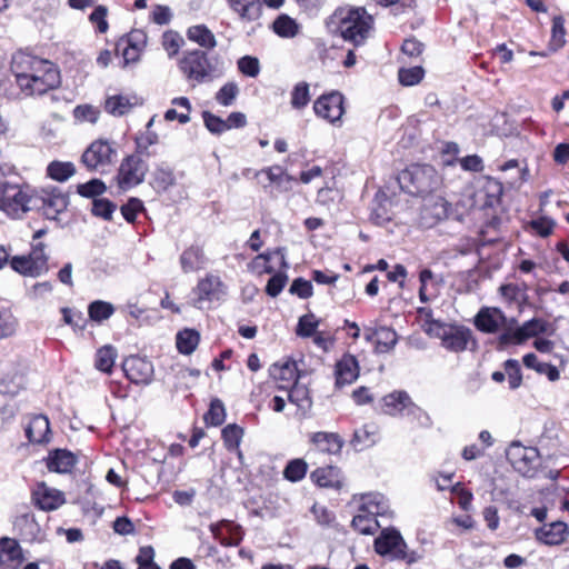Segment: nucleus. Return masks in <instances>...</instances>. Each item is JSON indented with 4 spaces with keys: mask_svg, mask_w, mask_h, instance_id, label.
Instances as JSON below:
<instances>
[{
    "mask_svg": "<svg viewBox=\"0 0 569 569\" xmlns=\"http://www.w3.org/2000/svg\"><path fill=\"white\" fill-rule=\"evenodd\" d=\"M311 479L323 488L340 489L343 486L341 471L333 466L318 468L311 473Z\"/></svg>",
    "mask_w": 569,
    "mask_h": 569,
    "instance_id": "obj_28",
    "label": "nucleus"
},
{
    "mask_svg": "<svg viewBox=\"0 0 569 569\" xmlns=\"http://www.w3.org/2000/svg\"><path fill=\"white\" fill-rule=\"evenodd\" d=\"M499 295L508 303L521 305L527 300V286L525 283H506L499 287Z\"/></svg>",
    "mask_w": 569,
    "mask_h": 569,
    "instance_id": "obj_35",
    "label": "nucleus"
},
{
    "mask_svg": "<svg viewBox=\"0 0 569 569\" xmlns=\"http://www.w3.org/2000/svg\"><path fill=\"white\" fill-rule=\"evenodd\" d=\"M37 198L34 210L41 211L47 219H57L69 204L68 196L56 187L37 190Z\"/></svg>",
    "mask_w": 569,
    "mask_h": 569,
    "instance_id": "obj_11",
    "label": "nucleus"
},
{
    "mask_svg": "<svg viewBox=\"0 0 569 569\" xmlns=\"http://www.w3.org/2000/svg\"><path fill=\"white\" fill-rule=\"evenodd\" d=\"M377 429L372 425H366L353 433L352 445L360 449L372 446L376 442Z\"/></svg>",
    "mask_w": 569,
    "mask_h": 569,
    "instance_id": "obj_48",
    "label": "nucleus"
},
{
    "mask_svg": "<svg viewBox=\"0 0 569 569\" xmlns=\"http://www.w3.org/2000/svg\"><path fill=\"white\" fill-rule=\"evenodd\" d=\"M270 375L274 380L283 382L279 386V388L288 389L298 380L297 363L291 360H286L281 363H274L270 368Z\"/></svg>",
    "mask_w": 569,
    "mask_h": 569,
    "instance_id": "obj_27",
    "label": "nucleus"
},
{
    "mask_svg": "<svg viewBox=\"0 0 569 569\" xmlns=\"http://www.w3.org/2000/svg\"><path fill=\"white\" fill-rule=\"evenodd\" d=\"M289 291L291 295H296L301 299H307L313 293L311 282L303 278L295 279L290 286Z\"/></svg>",
    "mask_w": 569,
    "mask_h": 569,
    "instance_id": "obj_64",
    "label": "nucleus"
},
{
    "mask_svg": "<svg viewBox=\"0 0 569 569\" xmlns=\"http://www.w3.org/2000/svg\"><path fill=\"white\" fill-rule=\"evenodd\" d=\"M242 436V428L234 423L228 425L222 429V439L226 448L230 451H237L239 458H242V452L239 450Z\"/></svg>",
    "mask_w": 569,
    "mask_h": 569,
    "instance_id": "obj_37",
    "label": "nucleus"
},
{
    "mask_svg": "<svg viewBox=\"0 0 569 569\" xmlns=\"http://www.w3.org/2000/svg\"><path fill=\"white\" fill-rule=\"evenodd\" d=\"M332 17L339 18L341 37L355 46H361L373 28V18L365 8H340Z\"/></svg>",
    "mask_w": 569,
    "mask_h": 569,
    "instance_id": "obj_5",
    "label": "nucleus"
},
{
    "mask_svg": "<svg viewBox=\"0 0 569 569\" xmlns=\"http://www.w3.org/2000/svg\"><path fill=\"white\" fill-rule=\"evenodd\" d=\"M202 118L204 126L212 133L220 134L228 130L224 120L209 111H203Z\"/></svg>",
    "mask_w": 569,
    "mask_h": 569,
    "instance_id": "obj_60",
    "label": "nucleus"
},
{
    "mask_svg": "<svg viewBox=\"0 0 569 569\" xmlns=\"http://www.w3.org/2000/svg\"><path fill=\"white\" fill-rule=\"evenodd\" d=\"M398 78L403 86H415L423 78V69L421 67L402 68L398 72Z\"/></svg>",
    "mask_w": 569,
    "mask_h": 569,
    "instance_id": "obj_56",
    "label": "nucleus"
},
{
    "mask_svg": "<svg viewBox=\"0 0 569 569\" xmlns=\"http://www.w3.org/2000/svg\"><path fill=\"white\" fill-rule=\"evenodd\" d=\"M99 110L90 104L77 106L73 110V117L80 122L94 123L99 118Z\"/></svg>",
    "mask_w": 569,
    "mask_h": 569,
    "instance_id": "obj_57",
    "label": "nucleus"
},
{
    "mask_svg": "<svg viewBox=\"0 0 569 569\" xmlns=\"http://www.w3.org/2000/svg\"><path fill=\"white\" fill-rule=\"evenodd\" d=\"M423 198L420 219L425 227H432L450 217V203L440 194L431 193Z\"/></svg>",
    "mask_w": 569,
    "mask_h": 569,
    "instance_id": "obj_13",
    "label": "nucleus"
},
{
    "mask_svg": "<svg viewBox=\"0 0 569 569\" xmlns=\"http://www.w3.org/2000/svg\"><path fill=\"white\" fill-rule=\"evenodd\" d=\"M264 174L268 181V184L263 183V188H267L269 184L281 186L283 181H291L292 177L287 174L284 169L280 166H272L264 168L262 170L256 171L254 177L258 178Z\"/></svg>",
    "mask_w": 569,
    "mask_h": 569,
    "instance_id": "obj_41",
    "label": "nucleus"
},
{
    "mask_svg": "<svg viewBox=\"0 0 569 569\" xmlns=\"http://www.w3.org/2000/svg\"><path fill=\"white\" fill-rule=\"evenodd\" d=\"M507 458L517 472L527 478L535 477L539 466L537 449L515 442L508 448Z\"/></svg>",
    "mask_w": 569,
    "mask_h": 569,
    "instance_id": "obj_9",
    "label": "nucleus"
},
{
    "mask_svg": "<svg viewBox=\"0 0 569 569\" xmlns=\"http://www.w3.org/2000/svg\"><path fill=\"white\" fill-rule=\"evenodd\" d=\"M148 172V164L137 154L128 156L122 160L118 174V186L122 190L131 189L140 184L146 173Z\"/></svg>",
    "mask_w": 569,
    "mask_h": 569,
    "instance_id": "obj_10",
    "label": "nucleus"
},
{
    "mask_svg": "<svg viewBox=\"0 0 569 569\" xmlns=\"http://www.w3.org/2000/svg\"><path fill=\"white\" fill-rule=\"evenodd\" d=\"M387 509V500L381 493L370 492L361 496L359 512L372 515L376 518V516L385 515Z\"/></svg>",
    "mask_w": 569,
    "mask_h": 569,
    "instance_id": "obj_30",
    "label": "nucleus"
},
{
    "mask_svg": "<svg viewBox=\"0 0 569 569\" xmlns=\"http://www.w3.org/2000/svg\"><path fill=\"white\" fill-rule=\"evenodd\" d=\"M378 339L376 341V351L380 353L388 352L395 348L398 341L397 333L389 327H381L377 330Z\"/></svg>",
    "mask_w": 569,
    "mask_h": 569,
    "instance_id": "obj_40",
    "label": "nucleus"
},
{
    "mask_svg": "<svg viewBox=\"0 0 569 569\" xmlns=\"http://www.w3.org/2000/svg\"><path fill=\"white\" fill-rule=\"evenodd\" d=\"M26 436L33 445H43L50 441V422L43 415L34 416L26 427Z\"/></svg>",
    "mask_w": 569,
    "mask_h": 569,
    "instance_id": "obj_21",
    "label": "nucleus"
},
{
    "mask_svg": "<svg viewBox=\"0 0 569 569\" xmlns=\"http://www.w3.org/2000/svg\"><path fill=\"white\" fill-rule=\"evenodd\" d=\"M116 208V204L110 200L98 198L93 199L91 211L97 217L110 220Z\"/></svg>",
    "mask_w": 569,
    "mask_h": 569,
    "instance_id": "obj_55",
    "label": "nucleus"
},
{
    "mask_svg": "<svg viewBox=\"0 0 569 569\" xmlns=\"http://www.w3.org/2000/svg\"><path fill=\"white\" fill-rule=\"evenodd\" d=\"M226 419V409L221 400L213 399L210 403L209 411L204 416L208 425L220 426Z\"/></svg>",
    "mask_w": 569,
    "mask_h": 569,
    "instance_id": "obj_52",
    "label": "nucleus"
},
{
    "mask_svg": "<svg viewBox=\"0 0 569 569\" xmlns=\"http://www.w3.org/2000/svg\"><path fill=\"white\" fill-rule=\"evenodd\" d=\"M430 336L441 340V345L455 352L463 351L471 338V331L465 327L447 326L439 321H430L426 329Z\"/></svg>",
    "mask_w": 569,
    "mask_h": 569,
    "instance_id": "obj_8",
    "label": "nucleus"
},
{
    "mask_svg": "<svg viewBox=\"0 0 569 569\" xmlns=\"http://www.w3.org/2000/svg\"><path fill=\"white\" fill-rule=\"evenodd\" d=\"M375 550L378 555L390 560H405L408 563H415L421 558L417 551L408 550L405 539L395 528L381 530L375 539Z\"/></svg>",
    "mask_w": 569,
    "mask_h": 569,
    "instance_id": "obj_6",
    "label": "nucleus"
},
{
    "mask_svg": "<svg viewBox=\"0 0 569 569\" xmlns=\"http://www.w3.org/2000/svg\"><path fill=\"white\" fill-rule=\"evenodd\" d=\"M192 293L194 298L192 306L199 310L209 309L212 303L221 302L228 295V286L222 279L213 273H207L198 280Z\"/></svg>",
    "mask_w": 569,
    "mask_h": 569,
    "instance_id": "obj_7",
    "label": "nucleus"
},
{
    "mask_svg": "<svg viewBox=\"0 0 569 569\" xmlns=\"http://www.w3.org/2000/svg\"><path fill=\"white\" fill-rule=\"evenodd\" d=\"M114 312V308L110 302L96 300L88 307V313L91 320L101 322L109 319Z\"/></svg>",
    "mask_w": 569,
    "mask_h": 569,
    "instance_id": "obj_47",
    "label": "nucleus"
},
{
    "mask_svg": "<svg viewBox=\"0 0 569 569\" xmlns=\"http://www.w3.org/2000/svg\"><path fill=\"white\" fill-rule=\"evenodd\" d=\"M310 440L318 451L329 455L340 453L345 445L343 439L335 432H315Z\"/></svg>",
    "mask_w": 569,
    "mask_h": 569,
    "instance_id": "obj_22",
    "label": "nucleus"
},
{
    "mask_svg": "<svg viewBox=\"0 0 569 569\" xmlns=\"http://www.w3.org/2000/svg\"><path fill=\"white\" fill-rule=\"evenodd\" d=\"M140 103L141 101L137 96L116 94L106 100L104 108L108 113L121 117Z\"/></svg>",
    "mask_w": 569,
    "mask_h": 569,
    "instance_id": "obj_29",
    "label": "nucleus"
},
{
    "mask_svg": "<svg viewBox=\"0 0 569 569\" xmlns=\"http://www.w3.org/2000/svg\"><path fill=\"white\" fill-rule=\"evenodd\" d=\"M33 501L41 510L51 511L64 503V496L60 490L42 482L33 491Z\"/></svg>",
    "mask_w": 569,
    "mask_h": 569,
    "instance_id": "obj_18",
    "label": "nucleus"
},
{
    "mask_svg": "<svg viewBox=\"0 0 569 569\" xmlns=\"http://www.w3.org/2000/svg\"><path fill=\"white\" fill-rule=\"evenodd\" d=\"M37 189L28 183H0V211L10 219H22L37 208Z\"/></svg>",
    "mask_w": 569,
    "mask_h": 569,
    "instance_id": "obj_3",
    "label": "nucleus"
},
{
    "mask_svg": "<svg viewBox=\"0 0 569 569\" xmlns=\"http://www.w3.org/2000/svg\"><path fill=\"white\" fill-rule=\"evenodd\" d=\"M183 43V38L176 31H166L162 36V47L170 58L179 52Z\"/></svg>",
    "mask_w": 569,
    "mask_h": 569,
    "instance_id": "obj_51",
    "label": "nucleus"
},
{
    "mask_svg": "<svg viewBox=\"0 0 569 569\" xmlns=\"http://www.w3.org/2000/svg\"><path fill=\"white\" fill-rule=\"evenodd\" d=\"M566 43V29L565 19L562 16H556L552 19L551 38L549 41V48L552 51H557L562 48Z\"/></svg>",
    "mask_w": 569,
    "mask_h": 569,
    "instance_id": "obj_44",
    "label": "nucleus"
},
{
    "mask_svg": "<svg viewBox=\"0 0 569 569\" xmlns=\"http://www.w3.org/2000/svg\"><path fill=\"white\" fill-rule=\"evenodd\" d=\"M11 268L24 277H39L41 272V263L33 262L28 256H14L10 259Z\"/></svg>",
    "mask_w": 569,
    "mask_h": 569,
    "instance_id": "obj_34",
    "label": "nucleus"
},
{
    "mask_svg": "<svg viewBox=\"0 0 569 569\" xmlns=\"http://www.w3.org/2000/svg\"><path fill=\"white\" fill-rule=\"evenodd\" d=\"M400 188L417 197H427L439 191L443 184L440 173L430 164H411L398 176Z\"/></svg>",
    "mask_w": 569,
    "mask_h": 569,
    "instance_id": "obj_4",
    "label": "nucleus"
},
{
    "mask_svg": "<svg viewBox=\"0 0 569 569\" xmlns=\"http://www.w3.org/2000/svg\"><path fill=\"white\" fill-rule=\"evenodd\" d=\"M200 340V335L193 329H184L177 335L176 343L178 350L183 355H191Z\"/></svg>",
    "mask_w": 569,
    "mask_h": 569,
    "instance_id": "obj_36",
    "label": "nucleus"
},
{
    "mask_svg": "<svg viewBox=\"0 0 569 569\" xmlns=\"http://www.w3.org/2000/svg\"><path fill=\"white\" fill-rule=\"evenodd\" d=\"M122 368L127 378L133 383L148 385L152 381L153 365L144 358L130 357L123 361Z\"/></svg>",
    "mask_w": 569,
    "mask_h": 569,
    "instance_id": "obj_15",
    "label": "nucleus"
},
{
    "mask_svg": "<svg viewBox=\"0 0 569 569\" xmlns=\"http://www.w3.org/2000/svg\"><path fill=\"white\" fill-rule=\"evenodd\" d=\"M310 99L311 97L309 84L305 81H301L298 82L291 91L290 104L296 110H302L308 106Z\"/></svg>",
    "mask_w": 569,
    "mask_h": 569,
    "instance_id": "obj_43",
    "label": "nucleus"
},
{
    "mask_svg": "<svg viewBox=\"0 0 569 569\" xmlns=\"http://www.w3.org/2000/svg\"><path fill=\"white\" fill-rule=\"evenodd\" d=\"M11 70L21 92L28 97L42 96L60 86V72L49 60L23 51L12 57Z\"/></svg>",
    "mask_w": 569,
    "mask_h": 569,
    "instance_id": "obj_1",
    "label": "nucleus"
},
{
    "mask_svg": "<svg viewBox=\"0 0 569 569\" xmlns=\"http://www.w3.org/2000/svg\"><path fill=\"white\" fill-rule=\"evenodd\" d=\"M503 366L505 372L508 376L510 389L515 390L519 388L522 382V376L518 360L509 359L505 362Z\"/></svg>",
    "mask_w": 569,
    "mask_h": 569,
    "instance_id": "obj_53",
    "label": "nucleus"
},
{
    "mask_svg": "<svg viewBox=\"0 0 569 569\" xmlns=\"http://www.w3.org/2000/svg\"><path fill=\"white\" fill-rule=\"evenodd\" d=\"M535 537L546 546H560L568 539L569 528L563 521H552L536 529Z\"/></svg>",
    "mask_w": 569,
    "mask_h": 569,
    "instance_id": "obj_16",
    "label": "nucleus"
},
{
    "mask_svg": "<svg viewBox=\"0 0 569 569\" xmlns=\"http://www.w3.org/2000/svg\"><path fill=\"white\" fill-rule=\"evenodd\" d=\"M23 560L22 549L14 539L0 540V569H16Z\"/></svg>",
    "mask_w": 569,
    "mask_h": 569,
    "instance_id": "obj_19",
    "label": "nucleus"
},
{
    "mask_svg": "<svg viewBox=\"0 0 569 569\" xmlns=\"http://www.w3.org/2000/svg\"><path fill=\"white\" fill-rule=\"evenodd\" d=\"M238 69L244 76L256 78L260 72V63L257 58L244 56L238 60Z\"/></svg>",
    "mask_w": 569,
    "mask_h": 569,
    "instance_id": "obj_58",
    "label": "nucleus"
},
{
    "mask_svg": "<svg viewBox=\"0 0 569 569\" xmlns=\"http://www.w3.org/2000/svg\"><path fill=\"white\" fill-rule=\"evenodd\" d=\"M506 322L503 312L498 308H482L475 319L476 327L483 332H496Z\"/></svg>",
    "mask_w": 569,
    "mask_h": 569,
    "instance_id": "obj_20",
    "label": "nucleus"
},
{
    "mask_svg": "<svg viewBox=\"0 0 569 569\" xmlns=\"http://www.w3.org/2000/svg\"><path fill=\"white\" fill-rule=\"evenodd\" d=\"M351 525L361 535H373L379 527L377 519L372 515L362 512L353 517Z\"/></svg>",
    "mask_w": 569,
    "mask_h": 569,
    "instance_id": "obj_46",
    "label": "nucleus"
},
{
    "mask_svg": "<svg viewBox=\"0 0 569 569\" xmlns=\"http://www.w3.org/2000/svg\"><path fill=\"white\" fill-rule=\"evenodd\" d=\"M76 173V167L72 162L52 161L47 167V174L56 180L63 182Z\"/></svg>",
    "mask_w": 569,
    "mask_h": 569,
    "instance_id": "obj_39",
    "label": "nucleus"
},
{
    "mask_svg": "<svg viewBox=\"0 0 569 569\" xmlns=\"http://www.w3.org/2000/svg\"><path fill=\"white\" fill-rule=\"evenodd\" d=\"M179 262L182 271L190 273L202 269L207 263V258L202 247L192 244L182 251Z\"/></svg>",
    "mask_w": 569,
    "mask_h": 569,
    "instance_id": "obj_24",
    "label": "nucleus"
},
{
    "mask_svg": "<svg viewBox=\"0 0 569 569\" xmlns=\"http://www.w3.org/2000/svg\"><path fill=\"white\" fill-rule=\"evenodd\" d=\"M407 416L411 417L421 428H430L432 426V420L428 412L417 406L412 400L407 410Z\"/></svg>",
    "mask_w": 569,
    "mask_h": 569,
    "instance_id": "obj_59",
    "label": "nucleus"
},
{
    "mask_svg": "<svg viewBox=\"0 0 569 569\" xmlns=\"http://www.w3.org/2000/svg\"><path fill=\"white\" fill-rule=\"evenodd\" d=\"M410 402L411 398L406 391H393L382 398V410L392 417L402 416L407 413Z\"/></svg>",
    "mask_w": 569,
    "mask_h": 569,
    "instance_id": "obj_25",
    "label": "nucleus"
},
{
    "mask_svg": "<svg viewBox=\"0 0 569 569\" xmlns=\"http://www.w3.org/2000/svg\"><path fill=\"white\" fill-rule=\"evenodd\" d=\"M106 191V184L99 179H92L78 186V193L86 198H94Z\"/></svg>",
    "mask_w": 569,
    "mask_h": 569,
    "instance_id": "obj_54",
    "label": "nucleus"
},
{
    "mask_svg": "<svg viewBox=\"0 0 569 569\" xmlns=\"http://www.w3.org/2000/svg\"><path fill=\"white\" fill-rule=\"evenodd\" d=\"M187 37L199 47L211 50L217 46L213 32L206 24L191 26L187 30Z\"/></svg>",
    "mask_w": 569,
    "mask_h": 569,
    "instance_id": "obj_31",
    "label": "nucleus"
},
{
    "mask_svg": "<svg viewBox=\"0 0 569 569\" xmlns=\"http://www.w3.org/2000/svg\"><path fill=\"white\" fill-rule=\"evenodd\" d=\"M359 376L357 359L351 355L343 356L336 365V385L343 387L352 383Z\"/></svg>",
    "mask_w": 569,
    "mask_h": 569,
    "instance_id": "obj_23",
    "label": "nucleus"
},
{
    "mask_svg": "<svg viewBox=\"0 0 569 569\" xmlns=\"http://www.w3.org/2000/svg\"><path fill=\"white\" fill-rule=\"evenodd\" d=\"M228 3L242 20L253 21L260 16L259 0H228Z\"/></svg>",
    "mask_w": 569,
    "mask_h": 569,
    "instance_id": "obj_32",
    "label": "nucleus"
},
{
    "mask_svg": "<svg viewBox=\"0 0 569 569\" xmlns=\"http://www.w3.org/2000/svg\"><path fill=\"white\" fill-rule=\"evenodd\" d=\"M288 399L291 403L296 405L299 409L306 411L311 407V399L308 389L298 385L297 382L291 386L288 392Z\"/></svg>",
    "mask_w": 569,
    "mask_h": 569,
    "instance_id": "obj_45",
    "label": "nucleus"
},
{
    "mask_svg": "<svg viewBox=\"0 0 569 569\" xmlns=\"http://www.w3.org/2000/svg\"><path fill=\"white\" fill-rule=\"evenodd\" d=\"M316 116L332 124L341 122L345 113V97L339 91H331L320 96L313 103Z\"/></svg>",
    "mask_w": 569,
    "mask_h": 569,
    "instance_id": "obj_12",
    "label": "nucleus"
},
{
    "mask_svg": "<svg viewBox=\"0 0 569 569\" xmlns=\"http://www.w3.org/2000/svg\"><path fill=\"white\" fill-rule=\"evenodd\" d=\"M239 94V87L236 82H227L223 84L219 91L216 93V101L223 106L229 107L232 106L236 98Z\"/></svg>",
    "mask_w": 569,
    "mask_h": 569,
    "instance_id": "obj_50",
    "label": "nucleus"
},
{
    "mask_svg": "<svg viewBox=\"0 0 569 569\" xmlns=\"http://www.w3.org/2000/svg\"><path fill=\"white\" fill-rule=\"evenodd\" d=\"M210 531L226 547L238 546L243 538L242 528L230 520H221L210 525Z\"/></svg>",
    "mask_w": 569,
    "mask_h": 569,
    "instance_id": "obj_17",
    "label": "nucleus"
},
{
    "mask_svg": "<svg viewBox=\"0 0 569 569\" xmlns=\"http://www.w3.org/2000/svg\"><path fill=\"white\" fill-rule=\"evenodd\" d=\"M47 468L58 473H67L77 463V457L66 449H56L47 458Z\"/></svg>",
    "mask_w": 569,
    "mask_h": 569,
    "instance_id": "obj_26",
    "label": "nucleus"
},
{
    "mask_svg": "<svg viewBox=\"0 0 569 569\" xmlns=\"http://www.w3.org/2000/svg\"><path fill=\"white\" fill-rule=\"evenodd\" d=\"M530 226L537 234L546 238L552 233L556 222L549 217H540L536 220H532Z\"/></svg>",
    "mask_w": 569,
    "mask_h": 569,
    "instance_id": "obj_62",
    "label": "nucleus"
},
{
    "mask_svg": "<svg viewBox=\"0 0 569 569\" xmlns=\"http://www.w3.org/2000/svg\"><path fill=\"white\" fill-rule=\"evenodd\" d=\"M273 32L281 38H295L300 33L301 26L290 16L280 14L272 23Z\"/></svg>",
    "mask_w": 569,
    "mask_h": 569,
    "instance_id": "obj_33",
    "label": "nucleus"
},
{
    "mask_svg": "<svg viewBox=\"0 0 569 569\" xmlns=\"http://www.w3.org/2000/svg\"><path fill=\"white\" fill-rule=\"evenodd\" d=\"M117 358V350L111 346H103L96 353L94 367L104 373H111Z\"/></svg>",
    "mask_w": 569,
    "mask_h": 569,
    "instance_id": "obj_38",
    "label": "nucleus"
},
{
    "mask_svg": "<svg viewBox=\"0 0 569 569\" xmlns=\"http://www.w3.org/2000/svg\"><path fill=\"white\" fill-rule=\"evenodd\" d=\"M114 150L108 141H93L82 154L83 164L90 170H97L111 163Z\"/></svg>",
    "mask_w": 569,
    "mask_h": 569,
    "instance_id": "obj_14",
    "label": "nucleus"
},
{
    "mask_svg": "<svg viewBox=\"0 0 569 569\" xmlns=\"http://www.w3.org/2000/svg\"><path fill=\"white\" fill-rule=\"evenodd\" d=\"M307 470L308 465L303 459H293L286 466L283 477L291 482H297L305 478Z\"/></svg>",
    "mask_w": 569,
    "mask_h": 569,
    "instance_id": "obj_49",
    "label": "nucleus"
},
{
    "mask_svg": "<svg viewBox=\"0 0 569 569\" xmlns=\"http://www.w3.org/2000/svg\"><path fill=\"white\" fill-rule=\"evenodd\" d=\"M178 68L192 87L208 83L223 74V64L218 57H210L200 49L183 52Z\"/></svg>",
    "mask_w": 569,
    "mask_h": 569,
    "instance_id": "obj_2",
    "label": "nucleus"
},
{
    "mask_svg": "<svg viewBox=\"0 0 569 569\" xmlns=\"http://www.w3.org/2000/svg\"><path fill=\"white\" fill-rule=\"evenodd\" d=\"M176 177L173 171L167 166H159L153 172V187L159 191H166L174 186Z\"/></svg>",
    "mask_w": 569,
    "mask_h": 569,
    "instance_id": "obj_42",
    "label": "nucleus"
},
{
    "mask_svg": "<svg viewBox=\"0 0 569 569\" xmlns=\"http://www.w3.org/2000/svg\"><path fill=\"white\" fill-rule=\"evenodd\" d=\"M318 327V321L313 315H306L299 319L297 335L300 337H311Z\"/></svg>",
    "mask_w": 569,
    "mask_h": 569,
    "instance_id": "obj_61",
    "label": "nucleus"
},
{
    "mask_svg": "<svg viewBox=\"0 0 569 569\" xmlns=\"http://www.w3.org/2000/svg\"><path fill=\"white\" fill-rule=\"evenodd\" d=\"M108 9L104 6H98L90 14L89 20L96 24L100 33L108 31L109 24L107 21Z\"/></svg>",
    "mask_w": 569,
    "mask_h": 569,
    "instance_id": "obj_63",
    "label": "nucleus"
}]
</instances>
